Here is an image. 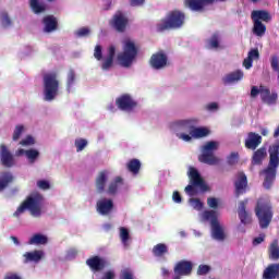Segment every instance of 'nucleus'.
<instances>
[{"label": "nucleus", "mask_w": 279, "mask_h": 279, "mask_svg": "<svg viewBox=\"0 0 279 279\" xmlns=\"http://www.w3.org/2000/svg\"><path fill=\"white\" fill-rule=\"evenodd\" d=\"M269 163L266 169L260 172V175H264V189H271L274 182H276V173L278 172L279 167V144H274L269 146Z\"/></svg>", "instance_id": "1"}, {"label": "nucleus", "mask_w": 279, "mask_h": 279, "mask_svg": "<svg viewBox=\"0 0 279 279\" xmlns=\"http://www.w3.org/2000/svg\"><path fill=\"white\" fill-rule=\"evenodd\" d=\"M138 57V45L134 39L126 38L122 41V51L116 57L119 66L130 69Z\"/></svg>", "instance_id": "2"}, {"label": "nucleus", "mask_w": 279, "mask_h": 279, "mask_svg": "<svg viewBox=\"0 0 279 279\" xmlns=\"http://www.w3.org/2000/svg\"><path fill=\"white\" fill-rule=\"evenodd\" d=\"M45 207V197L43 194L35 192L32 193L24 203L16 209L14 217H19L28 210L32 217H43V208Z\"/></svg>", "instance_id": "3"}, {"label": "nucleus", "mask_w": 279, "mask_h": 279, "mask_svg": "<svg viewBox=\"0 0 279 279\" xmlns=\"http://www.w3.org/2000/svg\"><path fill=\"white\" fill-rule=\"evenodd\" d=\"M199 120L197 118H187L175 120L171 123L170 130L183 143H191V132L194 125H197Z\"/></svg>", "instance_id": "4"}, {"label": "nucleus", "mask_w": 279, "mask_h": 279, "mask_svg": "<svg viewBox=\"0 0 279 279\" xmlns=\"http://www.w3.org/2000/svg\"><path fill=\"white\" fill-rule=\"evenodd\" d=\"M219 214L215 210H205L198 215L199 221L202 223L209 222L211 226V236L216 241H225L226 240V228L221 226L217 217Z\"/></svg>", "instance_id": "5"}, {"label": "nucleus", "mask_w": 279, "mask_h": 279, "mask_svg": "<svg viewBox=\"0 0 279 279\" xmlns=\"http://www.w3.org/2000/svg\"><path fill=\"white\" fill-rule=\"evenodd\" d=\"M60 93L58 73L48 72L44 75V101H54Z\"/></svg>", "instance_id": "6"}, {"label": "nucleus", "mask_w": 279, "mask_h": 279, "mask_svg": "<svg viewBox=\"0 0 279 279\" xmlns=\"http://www.w3.org/2000/svg\"><path fill=\"white\" fill-rule=\"evenodd\" d=\"M251 19L253 21V34L258 38L267 33V26L264 23H270L271 13L267 10H254L251 13Z\"/></svg>", "instance_id": "7"}, {"label": "nucleus", "mask_w": 279, "mask_h": 279, "mask_svg": "<svg viewBox=\"0 0 279 279\" xmlns=\"http://www.w3.org/2000/svg\"><path fill=\"white\" fill-rule=\"evenodd\" d=\"M220 145L221 144L217 141H209L205 143L201 148L202 154L198 157L199 162H204V165H209L210 167L219 165L221 159L215 156V151L219 149Z\"/></svg>", "instance_id": "8"}, {"label": "nucleus", "mask_w": 279, "mask_h": 279, "mask_svg": "<svg viewBox=\"0 0 279 279\" xmlns=\"http://www.w3.org/2000/svg\"><path fill=\"white\" fill-rule=\"evenodd\" d=\"M255 215L259 221V227L265 230V228H269V223H271V219H274V210L271 209V203L260 198L257 201V205L255 207Z\"/></svg>", "instance_id": "9"}, {"label": "nucleus", "mask_w": 279, "mask_h": 279, "mask_svg": "<svg viewBox=\"0 0 279 279\" xmlns=\"http://www.w3.org/2000/svg\"><path fill=\"white\" fill-rule=\"evenodd\" d=\"M187 177L190 179V184L185 187L186 195L190 197H195V195H197V190H195V186L201 191H208V185L204 179H202V174H199V171H197L196 168L189 167Z\"/></svg>", "instance_id": "10"}, {"label": "nucleus", "mask_w": 279, "mask_h": 279, "mask_svg": "<svg viewBox=\"0 0 279 279\" xmlns=\"http://www.w3.org/2000/svg\"><path fill=\"white\" fill-rule=\"evenodd\" d=\"M184 13L172 11L157 24V28L159 32H163V29H178L184 25Z\"/></svg>", "instance_id": "11"}, {"label": "nucleus", "mask_w": 279, "mask_h": 279, "mask_svg": "<svg viewBox=\"0 0 279 279\" xmlns=\"http://www.w3.org/2000/svg\"><path fill=\"white\" fill-rule=\"evenodd\" d=\"M114 53H117V48L114 46H109L106 53L102 54L101 47L97 45L94 50V58L98 61L102 60V71H110L112 68V62L114 61Z\"/></svg>", "instance_id": "12"}, {"label": "nucleus", "mask_w": 279, "mask_h": 279, "mask_svg": "<svg viewBox=\"0 0 279 279\" xmlns=\"http://www.w3.org/2000/svg\"><path fill=\"white\" fill-rule=\"evenodd\" d=\"M116 106L122 112H134L138 106V102L132 95L122 94L116 98Z\"/></svg>", "instance_id": "13"}, {"label": "nucleus", "mask_w": 279, "mask_h": 279, "mask_svg": "<svg viewBox=\"0 0 279 279\" xmlns=\"http://www.w3.org/2000/svg\"><path fill=\"white\" fill-rule=\"evenodd\" d=\"M16 158H25L28 165H36L40 158V151L36 148H17L15 150Z\"/></svg>", "instance_id": "14"}, {"label": "nucleus", "mask_w": 279, "mask_h": 279, "mask_svg": "<svg viewBox=\"0 0 279 279\" xmlns=\"http://www.w3.org/2000/svg\"><path fill=\"white\" fill-rule=\"evenodd\" d=\"M96 210L98 215H110L114 210V201L108 197H101L96 203Z\"/></svg>", "instance_id": "15"}, {"label": "nucleus", "mask_w": 279, "mask_h": 279, "mask_svg": "<svg viewBox=\"0 0 279 279\" xmlns=\"http://www.w3.org/2000/svg\"><path fill=\"white\" fill-rule=\"evenodd\" d=\"M169 58L163 51H158L150 57L149 64L155 71H161L167 66Z\"/></svg>", "instance_id": "16"}, {"label": "nucleus", "mask_w": 279, "mask_h": 279, "mask_svg": "<svg viewBox=\"0 0 279 279\" xmlns=\"http://www.w3.org/2000/svg\"><path fill=\"white\" fill-rule=\"evenodd\" d=\"M0 162L3 165V167H14L16 165V160L14 159V154H12V150L5 145H0Z\"/></svg>", "instance_id": "17"}, {"label": "nucleus", "mask_w": 279, "mask_h": 279, "mask_svg": "<svg viewBox=\"0 0 279 279\" xmlns=\"http://www.w3.org/2000/svg\"><path fill=\"white\" fill-rule=\"evenodd\" d=\"M191 271H193V263L189 260H181L177 263L174 267V276L172 279H181L182 276H191Z\"/></svg>", "instance_id": "18"}, {"label": "nucleus", "mask_w": 279, "mask_h": 279, "mask_svg": "<svg viewBox=\"0 0 279 279\" xmlns=\"http://www.w3.org/2000/svg\"><path fill=\"white\" fill-rule=\"evenodd\" d=\"M128 23V15L121 11H118L110 21V25L114 27L117 32H123L126 29Z\"/></svg>", "instance_id": "19"}, {"label": "nucleus", "mask_w": 279, "mask_h": 279, "mask_svg": "<svg viewBox=\"0 0 279 279\" xmlns=\"http://www.w3.org/2000/svg\"><path fill=\"white\" fill-rule=\"evenodd\" d=\"M244 75L243 70L229 72L222 77V84H225V86H234V84H239L241 80H243Z\"/></svg>", "instance_id": "20"}, {"label": "nucleus", "mask_w": 279, "mask_h": 279, "mask_svg": "<svg viewBox=\"0 0 279 279\" xmlns=\"http://www.w3.org/2000/svg\"><path fill=\"white\" fill-rule=\"evenodd\" d=\"M86 265L95 274L97 271H101V269L106 267L107 262H106V258L96 255V256L89 257L86 260Z\"/></svg>", "instance_id": "21"}, {"label": "nucleus", "mask_w": 279, "mask_h": 279, "mask_svg": "<svg viewBox=\"0 0 279 279\" xmlns=\"http://www.w3.org/2000/svg\"><path fill=\"white\" fill-rule=\"evenodd\" d=\"M211 3H215V0H185L186 8L192 12H204V8L211 5Z\"/></svg>", "instance_id": "22"}, {"label": "nucleus", "mask_w": 279, "mask_h": 279, "mask_svg": "<svg viewBox=\"0 0 279 279\" xmlns=\"http://www.w3.org/2000/svg\"><path fill=\"white\" fill-rule=\"evenodd\" d=\"M260 99L263 104L267 106H274L278 101V94L271 93V90L265 86H260Z\"/></svg>", "instance_id": "23"}, {"label": "nucleus", "mask_w": 279, "mask_h": 279, "mask_svg": "<svg viewBox=\"0 0 279 279\" xmlns=\"http://www.w3.org/2000/svg\"><path fill=\"white\" fill-rule=\"evenodd\" d=\"M240 223L235 227V234L241 236V234H245V202H240L239 210H238Z\"/></svg>", "instance_id": "24"}, {"label": "nucleus", "mask_w": 279, "mask_h": 279, "mask_svg": "<svg viewBox=\"0 0 279 279\" xmlns=\"http://www.w3.org/2000/svg\"><path fill=\"white\" fill-rule=\"evenodd\" d=\"M111 172L110 170H102L98 173L96 178V189L98 193H104L106 191V184H108V180H110Z\"/></svg>", "instance_id": "25"}, {"label": "nucleus", "mask_w": 279, "mask_h": 279, "mask_svg": "<svg viewBox=\"0 0 279 279\" xmlns=\"http://www.w3.org/2000/svg\"><path fill=\"white\" fill-rule=\"evenodd\" d=\"M124 184H125V181L123 180V178L121 177L113 178L107 189L108 195H117V193H120V191L123 189Z\"/></svg>", "instance_id": "26"}, {"label": "nucleus", "mask_w": 279, "mask_h": 279, "mask_svg": "<svg viewBox=\"0 0 279 279\" xmlns=\"http://www.w3.org/2000/svg\"><path fill=\"white\" fill-rule=\"evenodd\" d=\"M263 143V136H260L258 133H248V137L245 142V148L246 149H257L258 145Z\"/></svg>", "instance_id": "27"}, {"label": "nucleus", "mask_w": 279, "mask_h": 279, "mask_svg": "<svg viewBox=\"0 0 279 279\" xmlns=\"http://www.w3.org/2000/svg\"><path fill=\"white\" fill-rule=\"evenodd\" d=\"M235 197H241L245 193V172H239L234 181Z\"/></svg>", "instance_id": "28"}, {"label": "nucleus", "mask_w": 279, "mask_h": 279, "mask_svg": "<svg viewBox=\"0 0 279 279\" xmlns=\"http://www.w3.org/2000/svg\"><path fill=\"white\" fill-rule=\"evenodd\" d=\"M24 263H39L41 258H45V251L35 250L24 253Z\"/></svg>", "instance_id": "29"}, {"label": "nucleus", "mask_w": 279, "mask_h": 279, "mask_svg": "<svg viewBox=\"0 0 279 279\" xmlns=\"http://www.w3.org/2000/svg\"><path fill=\"white\" fill-rule=\"evenodd\" d=\"M208 134H210L209 128L194 125V126H192V131L190 134V142L193 141V138H195V140L204 138V137L208 136Z\"/></svg>", "instance_id": "30"}, {"label": "nucleus", "mask_w": 279, "mask_h": 279, "mask_svg": "<svg viewBox=\"0 0 279 279\" xmlns=\"http://www.w3.org/2000/svg\"><path fill=\"white\" fill-rule=\"evenodd\" d=\"M56 29H58V20H56L53 15L44 17V32L51 34V32H56Z\"/></svg>", "instance_id": "31"}, {"label": "nucleus", "mask_w": 279, "mask_h": 279, "mask_svg": "<svg viewBox=\"0 0 279 279\" xmlns=\"http://www.w3.org/2000/svg\"><path fill=\"white\" fill-rule=\"evenodd\" d=\"M279 279V264H270L263 272V279Z\"/></svg>", "instance_id": "32"}, {"label": "nucleus", "mask_w": 279, "mask_h": 279, "mask_svg": "<svg viewBox=\"0 0 279 279\" xmlns=\"http://www.w3.org/2000/svg\"><path fill=\"white\" fill-rule=\"evenodd\" d=\"M49 238L44 233H35L28 239V245H47Z\"/></svg>", "instance_id": "33"}, {"label": "nucleus", "mask_w": 279, "mask_h": 279, "mask_svg": "<svg viewBox=\"0 0 279 279\" xmlns=\"http://www.w3.org/2000/svg\"><path fill=\"white\" fill-rule=\"evenodd\" d=\"M260 59V52L258 48H253L248 51L247 58L245 59V69L250 70L253 66L254 60Z\"/></svg>", "instance_id": "34"}, {"label": "nucleus", "mask_w": 279, "mask_h": 279, "mask_svg": "<svg viewBox=\"0 0 279 279\" xmlns=\"http://www.w3.org/2000/svg\"><path fill=\"white\" fill-rule=\"evenodd\" d=\"M29 7L34 14H43L47 10V4L40 0H29Z\"/></svg>", "instance_id": "35"}, {"label": "nucleus", "mask_w": 279, "mask_h": 279, "mask_svg": "<svg viewBox=\"0 0 279 279\" xmlns=\"http://www.w3.org/2000/svg\"><path fill=\"white\" fill-rule=\"evenodd\" d=\"M14 181V175L11 172H1L0 173V193L8 189V185Z\"/></svg>", "instance_id": "36"}, {"label": "nucleus", "mask_w": 279, "mask_h": 279, "mask_svg": "<svg viewBox=\"0 0 279 279\" xmlns=\"http://www.w3.org/2000/svg\"><path fill=\"white\" fill-rule=\"evenodd\" d=\"M75 84H77V76L75 75V71L69 70L66 75V90L68 93H73L75 88Z\"/></svg>", "instance_id": "37"}, {"label": "nucleus", "mask_w": 279, "mask_h": 279, "mask_svg": "<svg viewBox=\"0 0 279 279\" xmlns=\"http://www.w3.org/2000/svg\"><path fill=\"white\" fill-rule=\"evenodd\" d=\"M219 43H221V35L219 33H214L210 39L206 40V48L219 49Z\"/></svg>", "instance_id": "38"}, {"label": "nucleus", "mask_w": 279, "mask_h": 279, "mask_svg": "<svg viewBox=\"0 0 279 279\" xmlns=\"http://www.w3.org/2000/svg\"><path fill=\"white\" fill-rule=\"evenodd\" d=\"M267 158V148L260 147L253 154V163L263 165V160Z\"/></svg>", "instance_id": "39"}, {"label": "nucleus", "mask_w": 279, "mask_h": 279, "mask_svg": "<svg viewBox=\"0 0 279 279\" xmlns=\"http://www.w3.org/2000/svg\"><path fill=\"white\" fill-rule=\"evenodd\" d=\"M268 254L270 260H279V245L277 239L270 243Z\"/></svg>", "instance_id": "40"}, {"label": "nucleus", "mask_w": 279, "mask_h": 279, "mask_svg": "<svg viewBox=\"0 0 279 279\" xmlns=\"http://www.w3.org/2000/svg\"><path fill=\"white\" fill-rule=\"evenodd\" d=\"M126 169L133 175H138V172L141 171V160H138V159H131L126 163Z\"/></svg>", "instance_id": "41"}, {"label": "nucleus", "mask_w": 279, "mask_h": 279, "mask_svg": "<svg viewBox=\"0 0 279 279\" xmlns=\"http://www.w3.org/2000/svg\"><path fill=\"white\" fill-rule=\"evenodd\" d=\"M119 236L122 245L124 247H130V230H128V228L121 227L119 229Z\"/></svg>", "instance_id": "42"}, {"label": "nucleus", "mask_w": 279, "mask_h": 279, "mask_svg": "<svg viewBox=\"0 0 279 279\" xmlns=\"http://www.w3.org/2000/svg\"><path fill=\"white\" fill-rule=\"evenodd\" d=\"M169 252V246L167 244L159 243L153 247V254L154 256H157L160 258L161 256H165Z\"/></svg>", "instance_id": "43"}, {"label": "nucleus", "mask_w": 279, "mask_h": 279, "mask_svg": "<svg viewBox=\"0 0 279 279\" xmlns=\"http://www.w3.org/2000/svg\"><path fill=\"white\" fill-rule=\"evenodd\" d=\"M23 134H25V125L16 124L12 133V141L14 143L21 141V137L23 136Z\"/></svg>", "instance_id": "44"}, {"label": "nucleus", "mask_w": 279, "mask_h": 279, "mask_svg": "<svg viewBox=\"0 0 279 279\" xmlns=\"http://www.w3.org/2000/svg\"><path fill=\"white\" fill-rule=\"evenodd\" d=\"M74 146L76 147V151H84L86 147H88V140L78 137L74 141Z\"/></svg>", "instance_id": "45"}, {"label": "nucleus", "mask_w": 279, "mask_h": 279, "mask_svg": "<svg viewBox=\"0 0 279 279\" xmlns=\"http://www.w3.org/2000/svg\"><path fill=\"white\" fill-rule=\"evenodd\" d=\"M22 147H32L36 145V137L33 135H26L24 138H22L19 143Z\"/></svg>", "instance_id": "46"}, {"label": "nucleus", "mask_w": 279, "mask_h": 279, "mask_svg": "<svg viewBox=\"0 0 279 279\" xmlns=\"http://www.w3.org/2000/svg\"><path fill=\"white\" fill-rule=\"evenodd\" d=\"M37 189L40 191H49L51 189V182L47 179H40L36 182Z\"/></svg>", "instance_id": "47"}, {"label": "nucleus", "mask_w": 279, "mask_h": 279, "mask_svg": "<svg viewBox=\"0 0 279 279\" xmlns=\"http://www.w3.org/2000/svg\"><path fill=\"white\" fill-rule=\"evenodd\" d=\"M189 204L194 210H202L204 208V203L199 198L192 197L189 199Z\"/></svg>", "instance_id": "48"}, {"label": "nucleus", "mask_w": 279, "mask_h": 279, "mask_svg": "<svg viewBox=\"0 0 279 279\" xmlns=\"http://www.w3.org/2000/svg\"><path fill=\"white\" fill-rule=\"evenodd\" d=\"M0 23L2 27H10V25H12V20L10 19V15H8V13L2 12L0 14Z\"/></svg>", "instance_id": "49"}, {"label": "nucleus", "mask_w": 279, "mask_h": 279, "mask_svg": "<svg viewBox=\"0 0 279 279\" xmlns=\"http://www.w3.org/2000/svg\"><path fill=\"white\" fill-rule=\"evenodd\" d=\"M120 279H134V271L130 268H124L121 270Z\"/></svg>", "instance_id": "50"}, {"label": "nucleus", "mask_w": 279, "mask_h": 279, "mask_svg": "<svg viewBox=\"0 0 279 279\" xmlns=\"http://www.w3.org/2000/svg\"><path fill=\"white\" fill-rule=\"evenodd\" d=\"M75 34L78 38H86V37L90 36V28L82 27V28L77 29Z\"/></svg>", "instance_id": "51"}, {"label": "nucleus", "mask_w": 279, "mask_h": 279, "mask_svg": "<svg viewBox=\"0 0 279 279\" xmlns=\"http://www.w3.org/2000/svg\"><path fill=\"white\" fill-rule=\"evenodd\" d=\"M117 278V271L114 269H109L102 272V277L100 279H114Z\"/></svg>", "instance_id": "52"}, {"label": "nucleus", "mask_w": 279, "mask_h": 279, "mask_svg": "<svg viewBox=\"0 0 279 279\" xmlns=\"http://www.w3.org/2000/svg\"><path fill=\"white\" fill-rule=\"evenodd\" d=\"M228 165H236L239 162V153H231L227 158Z\"/></svg>", "instance_id": "53"}, {"label": "nucleus", "mask_w": 279, "mask_h": 279, "mask_svg": "<svg viewBox=\"0 0 279 279\" xmlns=\"http://www.w3.org/2000/svg\"><path fill=\"white\" fill-rule=\"evenodd\" d=\"M75 256H77V248L72 247L66 251V254H65L66 260H73Z\"/></svg>", "instance_id": "54"}, {"label": "nucleus", "mask_w": 279, "mask_h": 279, "mask_svg": "<svg viewBox=\"0 0 279 279\" xmlns=\"http://www.w3.org/2000/svg\"><path fill=\"white\" fill-rule=\"evenodd\" d=\"M210 271V266L208 265H201L198 266L197 274L198 276H206Z\"/></svg>", "instance_id": "55"}, {"label": "nucleus", "mask_w": 279, "mask_h": 279, "mask_svg": "<svg viewBox=\"0 0 279 279\" xmlns=\"http://www.w3.org/2000/svg\"><path fill=\"white\" fill-rule=\"evenodd\" d=\"M206 110L208 112H217L219 110V104L217 102H209L206 105Z\"/></svg>", "instance_id": "56"}, {"label": "nucleus", "mask_w": 279, "mask_h": 279, "mask_svg": "<svg viewBox=\"0 0 279 279\" xmlns=\"http://www.w3.org/2000/svg\"><path fill=\"white\" fill-rule=\"evenodd\" d=\"M207 205L209 206V208H217V206H219V199L215 197H209L207 199Z\"/></svg>", "instance_id": "57"}, {"label": "nucleus", "mask_w": 279, "mask_h": 279, "mask_svg": "<svg viewBox=\"0 0 279 279\" xmlns=\"http://www.w3.org/2000/svg\"><path fill=\"white\" fill-rule=\"evenodd\" d=\"M172 202H174V204H182V195H180V192L174 191L172 193Z\"/></svg>", "instance_id": "58"}, {"label": "nucleus", "mask_w": 279, "mask_h": 279, "mask_svg": "<svg viewBox=\"0 0 279 279\" xmlns=\"http://www.w3.org/2000/svg\"><path fill=\"white\" fill-rule=\"evenodd\" d=\"M265 233L259 234V236L253 239V245L256 247V245H260L265 241Z\"/></svg>", "instance_id": "59"}, {"label": "nucleus", "mask_w": 279, "mask_h": 279, "mask_svg": "<svg viewBox=\"0 0 279 279\" xmlns=\"http://www.w3.org/2000/svg\"><path fill=\"white\" fill-rule=\"evenodd\" d=\"M4 279H23V277L16 272H9L5 275Z\"/></svg>", "instance_id": "60"}, {"label": "nucleus", "mask_w": 279, "mask_h": 279, "mask_svg": "<svg viewBox=\"0 0 279 279\" xmlns=\"http://www.w3.org/2000/svg\"><path fill=\"white\" fill-rule=\"evenodd\" d=\"M258 95H260V86L259 88L256 86H253L251 89V97L255 98V97H258Z\"/></svg>", "instance_id": "61"}, {"label": "nucleus", "mask_w": 279, "mask_h": 279, "mask_svg": "<svg viewBox=\"0 0 279 279\" xmlns=\"http://www.w3.org/2000/svg\"><path fill=\"white\" fill-rule=\"evenodd\" d=\"M161 275L163 276V278H169V276H171V270L167 267H162Z\"/></svg>", "instance_id": "62"}, {"label": "nucleus", "mask_w": 279, "mask_h": 279, "mask_svg": "<svg viewBox=\"0 0 279 279\" xmlns=\"http://www.w3.org/2000/svg\"><path fill=\"white\" fill-rule=\"evenodd\" d=\"M130 3L133 7L143 5V3H145V0H130Z\"/></svg>", "instance_id": "63"}, {"label": "nucleus", "mask_w": 279, "mask_h": 279, "mask_svg": "<svg viewBox=\"0 0 279 279\" xmlns=\"http://www.w3.org/2000/svg\"><path fill=\"white\" fill-rule=\"evenodd\" d=\"M108 110H109V112H117V107H114V105H109L108 107Z\"/></svg>", "instance_id": "64"}]
</instances>
